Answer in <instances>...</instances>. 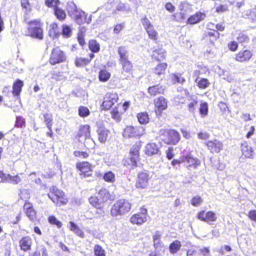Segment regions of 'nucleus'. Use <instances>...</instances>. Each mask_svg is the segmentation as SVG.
I'll return each instance as SVG.
<instances>
[{"label": "nucleus", "instance_id": "nucleus-52", "mask_svg": "<svg viewBox=\"0 0 256 256\" xmlns=\"http://www.w3.org/2000/svg\"><path fill=\"white\" fill-rule=\"evenodd\" d=\"M103 179L108 182H114L116 179L115 174L112 171H108L104 174Z\"/></svg>", "mask_w": 256, "mask_h": 256}, {"label": "nucleus", "instance_id": "nucleus-59", "mask_svg": "<svg viewBox=\"0 0 256 256\" xmlns=\"http://www.w3.org/2000/svg\"><path fill=\"white\" fill-rule=\"evenodd\" d=\"M44 122L46 127H50L52 126V114L45 113L43 115Z\"/></svg>", "mask_w": 256, "mask_h": 256}, {"label": "nucleus", "instance_id": "nucleus-51", "mask_svg": "<svg viewBox=\"0 0 256 256\" xmlns=\"http://www.w3.org/2000/svg\"><path fill=\"white\" fill-rule=\"evenodd\" d=\"M161 234L158 232H157L152 236L154 246L155 249H158L162 246V241L160 240Z\"/></svg>", "mask_w": 256, "mask_h": 256}, {"label": "nucleus", "instance_id": "nucleus-21", "mask_svg": "<svg viewBox=\"0 0 256 256\" xmlns=\"http://www.w3.org/2000/svg\"><path fill=\"white\" fill-rule=\"evenodd\" d=\"M23 210L29 220L33 221L36 218V212L32 202L28 200H25L23 206Z\"/></svg>", "mask_w": 256, "mask_h": 256}, {"label": "nucleus", "instance_id": "nucleus-19", "mask_svg": "<svg viewBox=\"0 0 256 256\" xmlns=\"http://www.w3.org/2000/svg\"><path fill=\"white\" fill-rule=\"evenodd\" d=\"M94 57V54L92 53H89L86 56H76L74 60V65L78 68L86 66L90 64Z\"/></svg>", "mask_w": 256, "mask_h": 256}, {"label": "nucleus", "instance_id": "nucleus-13", "mask_svg": "<svg viewBox=\"0 0 256 256\" xmlns=\"http://www.w3.org/2000/svg\"><path fill=\"white\" fill-rule=\"evenodd\" d=\"M150 178V174L146 170L140 172L137 174L135 187L138 189H144L148 188Z\"/></svg>", "mask_w": 256, "mask_h": 256}, {"label": "nucleus", "instance_id": "nucleus-35", "mask_svg": "<svg viewBox=\"0 0 256 256\" xmlns=\"http://www.w3.org/2000/svg\"><path fill=\"white\" fill-rule=\"evenodd\" d=\"M88 202L93 207L97 209L102 210L104 208V204L101 202L96 196H90L88 198Z\"/></svg>", "mask_w": 256, "mask_h": 256}, {"label": "nucleus", "instance_id": "nucleus-25", "mask_svg": "<svg viewBox=\"0 0 256 256\" xmlns=\"http://www.w3.org/2000/svg\"><path fill=\"white\" fill-rule=\"evenodd\" d=\"M164 92L165 88L160 84L152 86L148 88V92L152 97L156 96L157 95L164 94Z\"/></svg>", "mask_w": 256, "mask_h": 256}, {"label": "nucleus", "instance_id": "nucleus-55", "mask_svg": "<svg viewBox=\"0 0 256 256\" xmlns=\"http://www.w3.org/2000/svg\"><path fill=\"white\" fill-rule=\"evenodd\" d=\"M172 18L174 21L181 22L186 19V14L182 12L175 13L172 14Z\"/></svg>", "mask_w": 256, "mask_h": 256}, {"label": "nucleus", "instance_id": "nucleus-58", "mask_svg": "<svg viewBox=\"0 0 256 256\" xmlns=\"http://www.w3.org/2000/svg\"><path fill=\"white\" fill-rule=\"evenodd\" d=\"M62 34L64 38H69L72 34V29L70 26L67 24L62 26Z\"/></svg>", "mask_w": 256, "mask_h": 256}, {"label": "nucleus", "instance_id": "nucleus-38", "mask_svg": "<svg viewBox=\"0 0 256 256\" xmlns=\"http://www.w3.org/2000/svg\"><path fill=\"white\" fill-rule=\"evenodd\" d=\"M194 82L196 83V86L200 90H204L210 85V82L206 78H195Z\"/></svg>", "mask_w": 256, "mask_h": 256}, {"label": "nucleus", "instance_id": "nucleus-29", "mask_svg": "<svg viewBox=\"0 0 256 256\" xmlns=\"http://www.w3.org/2000/svg\"><path fill=\"white\" fill-rule=\"evenodd\" d=\"M205 16V14L200 12H198L194 14L191 15L186 20V24H194L198 23L202 20Z\"/></svg>", "mask_w": 256, "mask_h": 256}, {"label": "nucleus", "instance_id": "nucleus-27", "mask_svg": "<svg viewBox=\"0 0 256 256\" xmlns=\"http://www.w3.org/2000/svg\"><path fill=\"white\" fill-rule=\"evenodd\" d=\"M91 130L89 124H83L80 126L76 136L78 138H84L86 139L90 136Z\"/></svg>", "mask_w": 256, "mask_h": 256}, {"label": "nucleus", "instance_id": "nucleus-5", "mask_svg": "<svg viewBox=\"0 0 256 256\" xmlns=\"http://www.w3.org/2000/svg\"><path fill=\"white\" fill-rule=\"evenodd\" d=\"M132 204L128 200L122 198L116 200L110 209V214L112 216L124 215L131 210Z\"/></svg>", "mask_w": 256, "mask_h": 256}, {"label": "nucleus", "instance_id": "nucleus-18", "mask_svg": "<svg viewBox=\"0 0 256 256\" xmlns=\"http://www.w3.org/2000/svg\"><path fill=\"white\" fill-rule=\"evenodd\" d=\"M33 240L29 236H22L18 240V246L20 250L27 252L32 250Z\"/></svg>", "mask_w": 256, "mask_h": 256}, {"label": "nucleus", "instance_id": "nucleus-15", "mask_svg": "<svg viewBox=\"0 0 256 256\" xmlns=\"http://www.w3.org/2000/svg\"><path fill=\"white\" fill-rule=\"evenodd\" d=\"M76 168L80 172V175L84 178L92 176V164L87 161L78 162L76 164Z\"/></svg>", "mask_w": 256, "mask_h": 256}, {"label": "nucleus", "instance_id": "nucleus-62", "mask_svg": "<svg viewBox=\"0 0 256 256\" xmlns=\"http://www.w3.org/2000/svg\"><path fill=\"white\" fill-rule=\"evenodd\" d=\"M237 40L240 44L247 43L249 42L248 36L243 33H240L236 38Z\"/></svg>", "mask_w": 256, "mask_h": 256}, {"label": "nucleus", "instance_id": "nucleus-31", "mask_svg": "<svg viewBox=\"0 0 256 256\" xmlns=\"http://www.w3.org/2000/svg\"><path fill=\"white\" fill-rule=\"evenodd\" d=\"M24 86V82L20 80L16 79L12 84V92L14 96H19L22 90V88Z\"/></svg>", "mask_w": 256, "mask_h": 256}, {"label": "nucleus", "instance_id": "nucleus-53", "mask_svg": "<svg viewBox=\"0 0 256 256\" xmlns=\"http://www.w3.org/2000/svg\"><path fill=\"white\" fill-rule=\"evenodd\" d=\"M58 30V24L56 22H52L50 25L49 33L50 34L54 36H58L60 34Z\"/></svg>", "mask_w": 256, "mask_h": 256}, {"label": "nucleus", "instance_id": "nucleus-56", "mask_svg": "<svg viewBox=\"0 0 256 256\" xmlns=\"http://www.w3.org/2000/svg\"><path fill=\"white\" fill-rule=\"evenodd\" d=\"M203 202V199L199 196H192L190 200V204L195 207L200 206Z\"/></svg>", "mask_w": 256, "mask_h": 256}, {"label": "nucleus", "instance_id": "nucleus-33", "mask_svg": "<svg viewBox=\"0 0 256 256\" xmlns=\"http://www.w3.org/2000/svg\"><path fill=\"white\" fill-rule=\"evenodd\" d=\"M242 17L251 22H256V8L246 10L243 14Z\"/></svg>", "mask_w": 256, "mask_h": 256}, {"label": "nucleus", "instance_id": "nucleus-7", "mask_svg": "<svg viewBox=\"0 0 256 256\" xmlns=\"http://www.w3.org/2000/svg\"><path fill=\"white\" fill-rule=\"evenodd\" d=\"M66 60V54L59 46H56L52 49L48 58V62L50 64L54 66L64 62Z\"/></svg>", "mask_w": 256, "mask_h": 256}, {"label": "nucleus", "instance_id": "nucleus-64", "mask_svg": "<svg viewBox=\"0 0 256 256\" xmlns=\"http://www.w3.org/2000/svg\"><path fill=\"white\" fill-rule=\"evenodd\" d=\"M228 47L230 52H236L238 48V42L234 40L230 41L228 44Z\"/></svg>", "mask_w": 256, "mask_h": 256}, {"label": "nucleus", "instance_id": "nucleus-34", "mask_svg": "<svg viewBox=\"0 0 256 256\" xmlns=\"http://www.w3.org/2000/svg\"><path fill=\"white\" fill-rule=\"evenodd\" d=\"M142 148V142L136 141L130 147L129 154L140 158V152Z\"/></svg>", "mask_w": 256, "mask_h": 256}, {"label": "nucleus", "instance_id": "nucleus-17", "mask_svg": "<svg viewBox=\"0 0 256 256\" xmlns=\"http://www.w3.org/2000/svg\"><path fill=\"white\" fill-rule=\"evenodd\" d=\"M252 51L248 49L242 50L234 54V60L240 63L248 62L252 58Z\"/></svg>", "mask_w": 256, "mask_h": 256}, {"label": "nucleus", "instance_id": "nucleus-45", "mask_svg": "<svg viewBox=\"0 0 256 256\" xmlns=\"http://www.w3.org/2000/svg\"><path fill=\"white\" fill-rule=\"evenodd\" d=\"M182 246L181 242L178 240H175L170 244L169 250L170 254H174L180 250Z\"/></svg>", "mask_w": 256, "mask_h": 256}, {"label": "nucleus", "instance_id": "nucleus-63", "mask_svg": "<svg viewBox=\"0 0 256 256\" xmlns=\"http://www.w3.org/2000/svg\"><path fill=\"white\" fill-rule=\"evenodd\" d=\"M22 8L24 9L26 12H30L32 10L30 4L29 0H20Z\"/></svg>", "mask_w": 256, "mask_h": 256}, {"label": "nucleus", "instance_id": "nucleus-16", "mask_svg": "<svg viewBox=\"0 0 256 256\" xmlns=\"http://www.w3.org/2000/svg\"><path fill=\"white\" fill-rule=\"evenodd\" d=\"M204 144L212 154L220 153L224 146L223 142L216 138L208 140L204 142Z\"/></svg>", "mask_w": 256, "mask_h": 256}, {"label": "nucleus", "instance_id": "nucleus-22", "mask_svg": "<svg viewBox=\"0 0 256 256\" xmlns=\"http://www.w3.org/2000/svg\"><path fill=\"white\" fill-rule=\"evenodd\" d=\"M140 158L132 155L125 157L122 160L123 165L130 170H133L138 166V162L140 160Z\"/></svg>", "mask_w": 256, "mask_h": 256}, {"label": "nucleus", "instance_id": "nucleus-57", "mask_svg": "<svg viewBox=\"0 0 256 256\" xmlns=\"http://www.w3.org/2000/svg\"><path fill=\"white\" fill-rule=\"evenodd\" d=\"M26 120L21 116H17L14 124V127L17 128H22L26 126Z\"/></svg>", "mask_w": 256, "mask_h": 256}, {"label": "nucleus", "instance_id": "nucleus-9", "mask_svg": "<svg viewBox=\"0 0 256 256\" xmlns=\"http://www.w3.org/2000/svg\"><path fill=\"white\" fill-rule=\"evenodd\" d=\"M118 100L119 96L116 92H107L104 96L101 108L105 110H109L118 102Z\"/></svg>", "mask_w": 256, "mask_h": 256}, {"label": "nucleus", "instance_id": "nucleus-10", "mask_svg": "<svg viewBox=\"0 0 256 256\" xmlns=\"http://www.w3.org/2000/svg\"><path fill=\"white\" fill-rule=\"evenodd\" d=\"M142 24L146 31L148 38L156 42H157L158 38V32L154 29V26L146 16L141 18Z\"/></svg>", "mask_w": 256, "mask_h": 256}, {"label": "nucleus", "instance_id": "nucleus-60", "mask_svg": "<svg viewBox=\"0 0 256 256\" xmlns=\"http://www.w3.org/2000/svg\"><path fill=\"white\" fill-rule=\"evenodd\" d=\"M21 182V178L18 174H16L12 176L9 174V177L8 178V182L14 184H17Z\"/></svg>", "mask_w": 256, "mask_h": 256}, {"label": "nucleus", "instance_id": "nucleus-37", "mask_svg": "<svg viewBox=\"0 0 256 256\" xmlns=\"http://www.w3.org/2000/svg\"><path fill=\"white\" fill-rule=\"evenodd\" d=\"M110 72L106 68L101 69L98 72V80L102 82H108L110 78Z\"/></svg>", "mask_w": 256, "mask_h": 256}, {"label": "nucleus", "instance_id": "nucleus-6", "mask_svg": "<svg viewBox=\"0 0 256 256\" xmlns=\"http://www.w3.org/2000/svg\"><path fill=\"white\" fill-rule=\"evenodd\" d=\"M48 196L57 206H64L68 202V198L64 192L56 186H52L50 188Z\"/></svg>", "mask_w": 256, "mask_h": 256}, {"label": "nucleus", "instance_id": "nucleus-20", "mask_svg": "<svg viewBox=\"0 0 256 256\" xmlns=\"http://www.w3.org/2000/svg\"><path fill=\"white\" fill-rule=\"evenodd\" d=\"M242 152L241 156L244 158L252 159L254 158V148L250 146L248 142L244 141L240 146Z\"/></svg>", "mask_w": 256, "mask_h": 256}, {"label": "nucleus", "instance_id": "nucleus-4", "mask_svg": "<svg viewBox=\"0 0 256 256\" xmlns=\"http://www.w3.org/2000/svg\"><path fill=\"white\" fill-rule=\"evenodd\" d=\"M160 137L164 144L170 146L177 144L181 138L180 134L176 130L172 128L161 130Z\"/></svg>", "mask_w": 256, "mask_h": 256}, {"label": "nucleus", "instance_id": "nucleus-28", "mask_svg": "<svg viewBox=\"0 0 256 256\" xmlns=\"http://www.w3.org/2000/svg\"><path fill=\"white\" fill-rule=\"evenodd\" d=\"M97 196L104 206L106 202L112 200L110 192L106 188H102L100 190Z\"/></svg>", "mask_w": 256, "mask_h": 256}, {"label": "nucleus", "instance_id": "nucleus-24", "mask_svg": "<svg viewBox=\"0 0 256 256\" xmlns=\"http://www.w3.org/2000/svg\"><path fill=\"white\" fill-rule=\"evenodd\" d=\"M184 162L188 164L186 166L188 169L190 168L196 169L200 165V160L197 158L193 157L190 154L184 155Z\"/></svg>", "mask_w": 256, "mask_h": 256}, {"label": "nucleus", "instance_id": "nucleus-39", "mask_svg": "<svg viewBox=\"0 0 256 256\" xmlns=\"http://www.w3.org/2000/svg\"><path fill=\"white\" fill-rule=\"evenodd\" d=\"M88 47L91 53H97L100 50V46L98 42L94 39L90 40L88 42Z\"/></svg>", "mask_w": 256, "mask_h": 256}, {"label": "nucleus", "instance_id": "nucleus-50", "mask_svg": "<svg viewBox=\"0 0 256 256\" xmlns=\"http://www.w3.org/2000/svg\"><path fill=\"white\" fill-rule=\"evenodd\" d=\"M94 256H106L104 249L100 244H96L94 247Z\"/></svg>", "mask_w": 256, "mask_h": 256}, {"label": "nucleus", "instance_id": "nucleus-42", "mask_svg": "<svg viewBox=\"0 0 256 256\" xmlns=\"http://www.w3.org/2000/svg\"><path fill=\"white\" fill-rule=\"evenodd\" d=\"M168 67V64L166 62H161L158 64L154 68V72L155 74L160 76L164 74Z\"/></svg>", "mask_w": 256, "mask_h": 256}, {"label": "nucleus", "instance_id": "nucleus-3", "mask_svg": "<svg viewBox=\"0 0 256 256\" xmlns=\"http://www.w3.org/2000/svg\"><path fill=\"white\" fill-rule=\"evenodd\" d=\"M29 18L25 16L24 22L28 25L26 36L38 40H42L44 37V31L42 28L43 24L40 19L28 20Z\"/></svg>", "mask_w": 256, "mask_h": 256}, {"label": "nucleus", "instance_id": "nucleus-43", "mask_svg": "<svg viewBox=\"0 0 256 256\" xmlns=\"http://www.w3.org/2000/svg\"><path fill=\"white\" fill-rule=\"evenodd\" d=\"M198 112L202 118H204L208 114V105L207 102L204 101L200 102Z\"/></svg>", "mask_w": 256, "mask_h": 256}, {"label": "nucleus", "instance_id": "nucleus-26", "mask_svg": "<svg viewBox=\"0 0 256 256\" xmlns=\"http://www.w3.org/2000/svg\"><path fill=\"white\" fill-rule=\"evenodd\" d=\"M160 152L158 145L154 142L148 143L144 148V154L148 156L156 154Z\"/></svg>", "mask_w": 256, "mask_h": 256}, {"label": "nucleus", "instance_id": "nucleus-8", "mask_svg": "<svg viewBox=\"0 0 256 256\" xmlns=\"http://www.w3.org/2000/svg\"><path fill=\"white\" fill-rule=\"evenodd\" d=\"M146 133V128L141 126H127L124 129L122 136L126 138H140Z\"/></svg>", "mask_w": 256, "mask_h": 256}, {"label": "nucleus", "instance_id": "nucleus-48", "mask_svg": "<svg viewBox=\"0 0 256 256\" xmlns=\"http://www.w3.org/2000/svg\"><path fill=\"white\" fill-rule=\"evenodd\" d=\"M48 221L50 224L58 228H61L62 226V222L58 220L54 215L48 216Z\"/></svg>", "mask_w": 256, "mask_h": 256}, {"label": "nucleus", "instance_id": "nucleus-47", "mask_svg": "<svg viewBox=\"0 0 256 256\" xmlns=\"http://www.w3.org/2000/svg\"><path fill=\"white\" fill-rule=\"evenodd\" d=\"M198 106V100L196 98H192L186 106L188 111L192 114H194Z\"/></svg>", "mask_w": 256, "mask_h": 256}, {"label": "nucleus", "instance_id": "nucleus-12", "mask_svg": "<svg viewBox=\"0 0 256 256\" xmlns=\"http://www.w3.org/2000/svg\"><path fill=\"white\" fill-rule=\"evenodd\" d=\"M196 218L199 220L208 224H212L217 220L215 212L212 210L206 211L204 210H199L196 214Z\"/></svg>", "mask_w": 256, "mask_h": 256}, {"label": "nucleus", "instance_id": "nucleus-2", "mask_svg": "<svg viewBox=\"0 0 256 256\" xmlns=\"http://www.w3.org/2000/svg\"><path fill=\"white\" fill-rule=\"evenodd\" d=\"M225 28L223 23L214 24L212 22H208L206 25V30L204 32L202 40L208 44L214 46L215 42L220 38V32H223Z\"/></svg>", "mask_w": 256, "mask_h": 256}, {"label": "nucleus", "instance_id": "nucleus-46", "mask_svg": "<svg viewBox=\"0 0 256 256\" xmlns=\"http://www.w3.org/2000/svg\"><path fill=\"white\" fill-rule=\"evenodd\" d=\"M170 78L172 83L174 84H182L186 82V79L182 76V74H170Z\"/></svg>", "mask_w": 256, "mask_h": 256}, {"label": "nucleus", "instance_id": "nucleus-1", "mask_svg": "<svg viewBox=\"0 0 256 256\" xmlns=\"http://www.w3.org/2000/svg\"><path fill=\"white\" fill-rule=\"evenodd\" d=\"M119 56L118 62L121 66L120 76L122 80H130L134 78V65L128 60V51L126 47L120 46L118 48Z\"/></svg>", "mask_w": 256, "mask_h": 256}, {"label": "nucleus", "instance_id": "nucleus-44", "mask_svg": "<svg viewBox=\"0 0 256 256\" xmlns=\"http://www.w3.org/2000/svg\"><path fill=\"white\" fill-rule=\"evenodd\" d=\"M120 104H117L116 106L111 110L110 114L112 118L116 122H120L122 118V112L118 110Z\"/></svg>", "mask_w": 256, "mask_h": 256}, {"label": "nucleus", "instance_id": "nucleus-30", "mask_svg": "<svg viewBox=\"0 0 256 256\" xmlns=\"http://www.w3.org/2000/svg\"><path fill=\"white\" fill-rule=\"evenodd\" d=\"M109 132V130L104 126H99L97 130L98 140L102 143L105 142L107 140Z\"/></svg>", "mask_w": 256, "mask_h": 256}, {"label": "nucleus", "instance_id": "nucleus-14", "mask_svg": "<svg viewBox=\"0 0 256 256\" xmlns=\"http://www.w3.org/2000/svg\"><path fill=\"white\" fill-rule=\"evenodd\" d=\"M154 112L156 116H160L162 111L167 109L168 106V100L163 96H160L154 100Z\"/></svg>", "mask_w": 256, "mask_h": 256}, {"label": "nucleus", "instance_id": "nucleus-11", "mask_svg": "<svg viewBox=\"0 0 256 256\" xmlns=\"http://www.w3.org/2000/svg\"><path fill=\"white\" fill-rule=\"evenodd\" d=\"M140 212L130 216V222L132 224L140 226L146 222L148 215V210L144 206H143L140 208Z\"/></svg>", "mask_w": 256, "mask_h": 256}, {"label": "nucleus", "instance_id": "nucleus-41", "mask_svg": "<svg viewBox=\"0 0 256 256\" xmlns=\"http://www.w3.org/2000/svg\"><path fill=\"white\" fill-rule=\"evenodd\" d=\"M78 24H81L84 23L86 19V16L84 12L78 10L72 17Z\"/></svg>", "mask_w": 256, "mask_h": 256}, {"label": "nucleus", "instance_id": "nucleus-36", "mask_svg": "<svg viewBox=\"0 0 256 256\" xmlns=\"http://www.w3.org/2000/svg\"><path fill=\"white\" fill-rule=\"evenodd\" d=\"M54 14L56 18L61 22L64 20L66 18L64 10L59 8L58 6H54Z\"/></svg>", "mask_w": 256, "mask_h": 256}, {"label": "nucleus", "instance_id": "nucleus-54", "mask_svg": "<svg viewBox=\"0 0 256 256\" xmlns=\"http://www.w3.org/2000/svg\"><path fill=\"white\" fill-rule=\"evenodd\" d=\"M78 114L80 117L86 118L90 114V112L86 106H81L78 108Z\"/></svg>", "mask_w": 256, "mask_h": 256}, {"label": "nucleus", "instance_id": "nucleus-49", "mask_svg": "<svg viewBox=\"0 0 256 256\" xmlns=\"http://www.w3.org/2000/svg\"><path fill=\"white\" fill-rule=\"evenodd\" d=\"M66 10L70 17H72L74 15L78 10H80L76 7V6L73 2L68 4L66 7Z\"/></svg>", "mask_w": 256, "mask_h": 256}, {"label": "nucleus", "instance_id": "nucleus-40", "mask_svg": "<svg viewBox=\"0 0 256 256\" xmlns=\"http://www.w3.org/2000/svg\"><path fill=\"white\" fill-rule=\"evenodd\" d=\"M136 118L138 122L141 124H146L150 122V116L146 112L138 113Z\"/></svg>", "mask_w": 256, "mask_h": 256}, {"label": "nucleus", "instance_id": "nucleus-32", "mask_svg": "<svg viewBox=\"0 0 256 256\" xmlns=\"http://www.w3.org/2000/svg\"><path fill=\"white\" fill-rule=\"evenodd\" d=\"M69 224L70 226L68 228L70 231L74 232L77 236L80 238H83L85 237L84 232L76 224L72 221H70Z\"/></svg>", "mask_w": 256, "mask_h": 256}, {"label": "nucleus", "instance_id": "nucleus-61", "mask_svg": "<svg viewBox=\"0 0 256 256\" xmlns=\"http://www.w3.org/2000/svg\"><path fill=\"white\" fill-rule=\"evenodd\" d=\"M74 156L80 158H86L89 156V154L87 152L75 150L74 152Z\"/></svg>", "mask_w": 256, "mask_h": 256}, {"label": "nucleus", "instance_id": "nucleus-23", "mask_svg": "<svg viewBox=\"0 0 256 256\" xmlns=\"http://www.w3.org/2000/svg\"><path fill=\"white\" fill-rule=\"evenodd\" d=\"M150 56L154 61H163L166 58V50L162 48H155L152 50Z\"/></svg>", "mask_w": 256, "mask_h": 256}]
</instances>
